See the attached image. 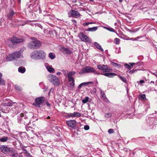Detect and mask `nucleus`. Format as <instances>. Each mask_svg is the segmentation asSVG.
<instances>
[{"mask_svg": "<svg viewBox=\"0 0 157 157\" xmlns=\"http://www.w3.org/2000/svg\"><path fill=\"white\" fill-rule=\"evenodd\" d=\"M24 50V49L22 48L18 51L9 54L6 57V60L10 61L19 58H23V53Z\"/></svg>", "mask_w": 157, "mask_h": 157, "instance_id": "1", "label": "nucleus"}, {"mask_svg": "<svg viewBox=\"0 0 157 157\" xmlns=\"http://www.w3.org/2000/svg\"><path fill=\"white\" fill-rule=\"evenodd\" d=\"M46 56V53L44 51L39 50L32 52L30 55V56L33 59H43L45 58Z\"/></svg>", "mask_w": 157, "mask_h": 157, "instance_id": "2", "label": "nucleus"}, {"mask_svg": "<svg viewBox=\"0 0 157 157\" xmlns=\"http://www.w3.org/2000/svg\"><path fill=\"white\" fill-rule=\"evenodd\" d=\"M41 44L39 40H35L30 42L28 44V47L31 49H36L39 48Z\"/></svg>", "mask_w": 157, "mask_h": 157, "instance_id": "3", "label": "nucleus"}, {"mask_svg": "<svg viewBox=\"0 0 157 157\" xmlns=\"http://www.w3.org/2000/svg\"><path fill=\"white\" fill-rule=\"evenodd\" d=\"M48 78L55 86H58L59 85V79L56 76L50 74L48 76Z\"/></svg>", "mask_w": 157, "mask_h": 157, "instance_id": "4", "label": "nucleus"}, {"mask_svg": "<svg viewBox=\"0 0 157 157\" xmlns=\"http://www.w3.org/2000/svg\"><path fill=\"white\" fill-rule=\"evenodd\" d=\"M95 71V70L94 68L90 66H87L82 68L78 73L80 75H82L86 73H93Z\"/></svg>", "mask_w": 157, "mask_h": 157, "instance_id": "5", "label": "nucleus"}, {"mask_svg": "<svg viewBox=\"0 0 157 157\" xmlns=\"http://www.w3.org/2000/svg\"><path fill=\"white\" fill-rule=\"evenodd\" d=\"M45 101V98L44 97H41L38 98L36 99L35 102L33 104V105L37 107H40L41 105Z\"/></svg>", "mask_w": 157, "mask_h": 157, "instance_id": "6", "label": "nucleus"}, {"mask_svg": "<svg viewBox=\"0 0 157 157\" xmlns=\"http://www.w3.org/2000/svg\"><path fill=\"white\" fill-rule=\"evenodd\" d=\"M78 36L81 40L85 42L90 43L91 40L87 36L85 35L82 32H80Z\"/></svg>", "mask_w": 157, "mask_h": 157, "instance_id": "7", "label": "nucleus"}, {"mask_svg": "<svg viewBox=\"0 0 157 157\" xmlns=\"http://www.w3.org/2000/svg\"><path fill=\"white\" fill-rule=\"evenodd\" d=\"M98 68L103 71V72H110L112 71L111 69L109 68L107 66L103 64H100L97 66Z\"/></svg>", "mask_w": 157, "mask_h": 157, "instance_id": "8", "label": "nucleus"}, {"mask_svg": "<svg viewBox=\"0 0 157 157\" xmlns=\"http://www.w3.org/2000/svg\"><path fill=\"white\" fill-rule=\"evenodd\" d=\"M26 115L23 113H21L19 114L18 116L17 120L19 123H24L25 124L26 123V122L24 121L25 120H26Z\"/></svg>", "mask_w": 157, "mask_h": 157, "instance_id": "9", "label": "nucleus"}, {"mask_svg": "<svg viewBox=\"0 0 157 157\" xmlns=\"http://www.w3.org/2000/svg\"><path fill=\"white\" fill-rule=\"evenodd\" d=\"M0 149L1 151L5 154L8 153L10 151V148L5 145H2L1 146Z\"/></svg>", "mask_w": 157, "mask_h": 157, "instance_id": "10", "label": "nucleus"}, {"mask_svg": "<svg viewBox=\"0 0 157 157\" xmlns=\"http://www.w3.org/2000/svg\"><path fill=\"white\" fill-rule=\"evenodd\" d=\"M69 17L78 18L80 16V14L77 11L71 10L70 11Z\"/></svg>", "mask_w": 157, "mask_h": 157, "instance_id": "11", "label": "nucleus"}, {"mask_svg": "<svg viewBox=\"0 0 157 157\" xmlns=\"http://www.w3.org/2000/svg\"><path fill=\"white\" fill-rule=\"evenodd\" d=\"M66 123L69 126L71 127L72 128H75L76 126V121L75 120L67 121L66 122Z\"/></svg>", "mask_w": 157, "mask_h": 157, "instance_id": "12", "label": "nucleus"}, {"mask_svg": "<svg viewBox=\"0 0 157 157\" xmlns=\"http://www.w3.org/2000/svg\"><path fill=\"white\" fill-rule=\"evenodd\" d=\"M10 41L13 43H18L22 42L23 40L16 37H13L10 39Z\"/></svg>", "mask_w": 157, "mask_h": 157, "instance_id": "13", "label": "nucleus"}, {"mask_svg": "<svg viewBox=\"0 0 157 157\" xmlns=\"http://www.w3.org/2000/svg\"><path fill=\"white\" fill-rule=\"evenodd\" d=\"M101 75L109 78H112L113 76H116L117 75V74L114 73L112 72L105 73L103 74H101Z\"/></svg>", "mask_w": 157, "mask_h": 157, "instance_id": "14", "label": "nucleus"}, {"mask_svg": "<svg viewBox=\"0 0 157 157\" xmlns=\"http://www.w3.org/2000/svg\"><path fill=\"white\" fill-rule=\"evenodd\" d=\"M94 44L97 48L99 49L101 51L103 52L104 51L103 49L101 48V46L98 43L95 42L94 43Z\"/></svg>", "mask_w": 157, "mask_h": 157, "instance_id": "15", "label": "nucleus"}, {"mask_svg": "<svg viewBox=\"0 0 157 157\" xmlns=\"http://www.w3.org/2000/svg\"><path fill=\"white\" fill-rule=\"evenodd\" d=\"M12 156L13 157H17L18 155V154L17 151L15 150H11L10 151Z\"/></svg>", "mask_w": 157, "mask_h": 157, "instance_id": "16", "label": "nucleus"}, {"mask_svg": "<svg viewBox=\"0 0 157 157\" xmlns=\"http://www.w3.org/2000/svg\"><path fill=\"white\" fill-rule=\"evenodd\" d=\"M9 138L7 136H3L0 139V141L2 142H6Z\"/></svg>", "mask_w": 157, "mask_h": 157, "instance_id": "17", "label": "nucleus"}, {"mask_svg": "<svg viewBox=\"0 0 157 157\" xmlns=\"http://www.w3.org/2000/svg\"><path fill=\"white\" fill-rule=\"evenodd\" d=\"M18 71L21 73H24L25 71V69L24 67H20L18 69Z\"/></svg>", "mask_w": 157, "mask_h": 157, "instance_id": "18", "label": "nucleus"}, {"mask_svg": "<svg viewBox=\"0 0 157 157\" xmlns=\"http://www.w3.org/2000/svg\"><path fill=\"white\" fill-rule=\"evenodd\" d=\"M98 29L97 27H94L92 28H89L87 30V31L90 32H94L96 31Z\"/></svg>", "mask_w": 157, "mask_h": 157, "instance_id": "19", "label": "nucleus"}, {"mask_svg": "<svg viewBox=\"0 0 157 157\" xmlns=\"http://www.w3.org/2000/svg\"><path fill=\"white\" fill-rule=\"evenodd\" d=\"M14 12L13 10H11L7 16L8 18L9 19H11L12 16L14 14Z\"/></svg>", "mask_w": 157, "mask_h": 157, "instance_id": "20", "label": "nucleus"}, {"mask_svg": "<svg viewBox=\"0 0 157 157\" xmlns=\"http://www.w3.org/2000/svg\"><path fill=\"white\" fill-rule=\"evenodd\" d=\"M48 56L51 59H53L56 58L55 55L52 52L49 53Z\"/></svg>", "mask_w": 157, "mask_h": 157, "instance_id": "21", "label": "nucleus"}, {"mask_svg": "<svg viewBox=\"0 0 157 157\" xmlns=\"http://www.w3.org/2000/svg\"><path fill=\"white\" fill-rule=\"evenodd\" d=\"M2 73L0 72V84L4 85L5 84V81L2 78Z\"/></svg>", "mask_w": 157, "mask_h": 157, "instance_id": "22", "label": "nucleus"}, {"mask_svg": "<svg viewBox=\"0 0 157 157\" xmlns=\"http://www.w3.org/2000/svg\"><path fill=\"white\" fill-rule=\"evenodd\" d=\"M100 94L102 98L104 100H105L106 99V95L104 92L102 90H100Z\"/></svg>", "mask_w": 157, "mask_h": 157, "instance_id": "23", "label": "nucleus"}, {"mask_svg": "<svg viewBox=\"0 0 157 157\" xmlns=\"http://www.w3.org/2000/svg\"><path fill=\"white\" fill-rule=\"evenodd\" d=\"M47 70L50 73H52L54 71V69L50 66H48L47 67Z\"/></svg>", "mask_w": 157, "mask_h": 157, "instance_id": "24", "label": "nucleus"}, {"mask_svg": "<svg viewBox=\"0 0 157 157\" xmlns=\"http://www.w3.org/2000/svg\"><path fill=\"white\" fill-rule=\"evenodd\" d=\"M118 76L123 82L125 83L127 82V80L125 77L119 75H118Z\"/></svg>", "mask_w": 157, "mask_h": 157, "instance_id": "25", "label": "nucleus"}, {"mask_svg": "<svg viewBox=\"0 0 157 157\" xmlns=\"http://www.w3.org/2000/svg\"><path fill=\"white\" fill-rule=\"evenodd\" d=\"M63 51L65 53L67 54H70L71 53V52L70 51L68 48H63Z\"/></svg>", "mask_w": 157, "mask_h": 157, "instance_id": "26", "label": "nucleus"}, {"mask_svg": "<svg viewBox=\"0 0 157 157\" xmlns=\"http://www.w3.org/2000/svg\"><path fill=\"white\" fill-rule=\"evenodd\" d=\"M75 74V71H70L68 73L67 76L68 77H72V76L74 75Z\"/></svg>", "mask_w": 157, "mask_h": 157, "instance_id": "27", "label": "nucleus"}, {"mask_svg": "<svg viewBox=\"0 0 157 157\" xmlns=\"http://www.w3.org/2000/svg\"><path fill=\"white\" fill-rule=\"evenodd\" d=\"M139 28H137L136 29H133V30H130L129 29H127V31L130 33H135L137 32L139 30Z\"/></svg>", "mask_w": 157, "mask_h": 157, "instance_id": "28", "label": "nucleus"}, {"mask_svg": "<svg viewBox=\"0 0 157 157\" xmlns=\"http://www.w3.org/2000/svg\"><path fill=\"white\" fill-rule=\"evenodd\" d=\"M74 117H79L81 116V114L79 112H75L73 113Z\"/></svg>", "mask_w": 157, "mask_h": 157, "instance_id": "29", "label": "nucleus"}, {"mask_svg": "<svg viewBox=\"0 0 157 157\" xmlns=\"http://www.w3.org/2000/svg\"><path fill=\"white\" fill-rule=\"evenodd\" d=\"M74 114L73 113H67V116L68 118L70 117H74Z\"/></svg>", "mask_w": 157, "mask_h": 157, "instance_id": "30", "label": "nucleus"}, {"mask_svg": "<svg viewBox=\"0 0 157 157\" xmlns=\"http://www.w3.org/2000/svg\"><path fill=\"white\" fill-rule=\"evenodd\" d=\"M89 97H86L84 99H83L82 100V101L83 103H86L89 100Z\"/></svg>", "mask_w": 157, "mask_h": 157, "instance_id": "31", "label": "nucleus"}, {"mask_svg": "<svg viewBox=\"0 0 157 157\" xmlns=\"http://www.w3.org/2000/svg\"><path fill=\"white\" fill-rule=\"evenodd\" d=\"M139 98L142 99H146V95L145 94H141L139 95Z\"/></svg>", "mask_w": 157, "mask_h": 157, "instance_id": "32", "label": "nucleus"}, {"mask_svg": "<svg viewBox=\"0 0 157 157\" xmlns=\"http://www.w3.org/2000/svg\"><path fill=\"white\" fill-rule=\"evenodd\" d=\"M92 83H93V82H83V83H81V84L83 86H86L87 85H88L89 84Z\"/></svg>", "mask_w": 157, "mask_h": 157, "instance_id": "33", "label": "nucleus"}, {"mask_svg": "<svg viewBox=\"0 0 157 157\" xmlns=\"http://www.w3.org/2000/svg\"><path fill=\"white\" fill-rule=\"evenodd\" d=\"M105 116L106 117L109 118L111 117L112 114L110 113H106Z\"/></svg>", "mask_w": 157, "mask_h": 157, "instance_id": "34", "label": "nucleus"}, {"mask_svg": "<svg viewBox=\"0 0 157 157\" xmlns=\"http://www.w3.org/2000/svg\"><path fill=\"white\" fill-rule=\"evenodd\" d=\"M115 44H118L120 43V40L118 38H115Z\"/></svg>", "mask_w": 157, "mask_h": 157, "instance_id": "35", "label": "nucleus"}, {"mask_svg": "<svg viewBox=\"0 0 157 157\" xmlns=\"http://www.w3.org/2000/svg\"><path fill=\"white\" fill-rule=\"evenodd\" d=\"M69 82L75 81V80L73 77H68Z\"/></svg>", "mask_w": 157, "mask_h": 157, "instance_id": "36", "label": "nucleus"}, {"mask_svg": "<svg viewBox=\"0 0 157 157\" xmlns=\"http://www.w3.org/2000/svg\"><path fill=\"white\" fill-rule=\"evenodd\" d=\"M12 105V103L10 102H8V103H5L4 104V106H11Z\"/></svg>", "mask_w": 157, "mask_h": 157, "instance_id": "37", "label": "nucleus"}, {"mask_svg": "<svg viewBox=\"0 0 157 157\" xmlns=\"http://www.w3.org/2000/svg\"><path fill=\"white\" fill-rule=\"evenodd\" d=\"M107 30H109L110 32H115L114 30L112 28L108 27V28L107 29Z\"/></svg>", "mask_w": 157, "mask_h": 157, "instance_id": "38", "label": "nucleus"}, {"mask_svg": "<svg viewBox=\"0 0 157 157\" xmlns=\"http://www.w3.org/2000/svg\"><path fill=\"white\" fill-rule=\"evenodd\" d=\"M70 85L72 88H73L75 87V81H72L70 83Z\"/></svg>", "mask_w": 157, "mask_h": 157, "instance_id": "39", "label": "nucleus"}, {"mask_svg": "<svg viewBox=\"0 0 157 157\" xmlns=\"http://www.w3.org/2000/svg\"><path fill=\"white\" fill-rule=\"evenodd\" d=\"M113 132L114 130L113 129H109L108 131V132L110 134L113 133Z\"/></svg>", "mask_w": 157, "mask_h": 157, "instance_id": "40", "label": "nucleus"}, {"mask_svg": "<svg viewBox=\"0 0 157 157\" xmlns=\"http://www.w3.org/2000/svg\"><path fill=\"white\" fill-rule=\"evenodd\" d=\"M124 66L126 68H127L128 69H131V68L130 66V65H128V64H125L124 65Z\"/></svg>", "mask_w": 157, "mask_h": 157, "instance_id": "41", "label": "nucleus"}, {"mask_svg": "<svg viewBox=\"0 0 157 157\" xmlns=\"http://www.w3.org/2000/svg\"><path fill=\"white\" fill-rule=\"evenodd\" d=\"M84 128L85 130H87L89 129L90 127L89 125H86L84 126Z\"/></svg>", "mask_w": 157, "mask_h": 157, "instance_id": "42", "label": "nucleus"}, {"mask_svg": "<svg viewBox=\"0 0 157 157\" xmlns=\"http://www.w3.org/2000/svg\"><path fill=\"white\" fill-rule=\"evenodd\" d=\"M137 71V70H131L129 71V73L131 74H132L134 73L135 72Z\"/></svg>", "mask_w": 157, "mask_h": 157, "instance_id": "43", "label": "nucleus"}, {"mask_svg": "<svg viewBox=\"0 0 157 157\" xmlns=\"http://www.w3.org/2000/svg\"><path fill=\"white\" fill-rule=\"evenodd\" d=\"M62 71L63 72L64 74L65 75H66L68 72V71L67 70H62Z\"/></svg>", "mask_w": 157, "mask_h": 157, "instance_id": "44", "label": "nucleus"}, {"mask_svg": "<svg viewBox=\"0 0 157 157\" xmlns=\"http://www.w3.org/2000/svg\"><path fill=\"white\" fill-rule=\"evenodd\" d=\"M15 88L17 90H21V88L20 87H19L17 85H16L15 86Z\"/></svg>", "mask_w": 157, "mask_h": 157, "instance_id": "45", "label": "nucleus"}, {"mask_svg": "<svg viewBox=\"0 0 157 157\" xmlns=\"http://www.w3.org/2000/svg\"><path fill=\"white\" fill-rule=\"evenodd\" d=\"M112 65H113L114 67H116V65H118L117 63L113 62H112Z\"/></svg>", "mask_w": 157, "mask_h": 157, "instance_id": "46", "label": "nucleus"}, {"mask_svg": "<svg viewBox=\"0 0 157 157\" xmlns=\"http://www.w3.org/2000/svg\"><path fill=\"white\" fill-rule=\"evenodd\" d=\"M25 155L27 157H32V155L29 153H28Z\"/></svg>", "mask_w": 157, "mask_h": 157, "instance_id": "47", "label": "nucleus"}, {"mask_svg": "<svg viewBox=\"0 0 157 157\" xmlns=\"http://www.w3.org/2000/svg\"><path fill=\"white\" fill-rule=\"evenodd\" d=\"M90 24L89 22H86L83 23L82 24L84 26H86Z\"/></svg>", "mask_w": 157, "mask_h": 157, "instance_id": "48", "label": "nucleus"}, {"mask_svg": "<svg viewBox=\"0 0 157 157\" xmlns=\"http://www.w3.org/2000/svg\"><path fill=\"white\" fill-rule=\"evenodd\" d=\"M93 73H94V74L96 75H99L100 74L101 75V74H102V73L101 74L99 72H96V71H95L93 72Z\"/></svg>", "mask_w": 157, "mask_h": 157, "instance_id": "49", "label": "nucleus"}, {"mask_svg": "<svg viewBox=\"0 0 157 157\" xmlns=\"http://www.w3.org/2000/svg\"><path fill=\"white\" fill-rule=\"evenodd\" d=\"M129 64L130 65V67H132L133 66V65H135L136 64V63H129Z\"/></svg>", "mask_w": 157, "mask_h": 157, "instance_id": "50", "label": "nucleus"}, {"mask_svg": "<svg viewBox=\"0 0 157 157\" xmlns=\"http://www.w3.org/2000/svg\"><path fill=\"white\" fill-rule=\"evenodd\" d=\"M23 151H24V153H25V155H26L27 154L29 153L25 149H23Z\"/></svg>", "mask_w": 157, "mask_h": 157, "instance_id": "51", "label": "nucleus"}, {"mask_svg": "<svg viewBox=\"0 0 157 157\" xmlns=\"http://www.w3.org/2000/svg\"><path fill=\"white\" fill-rule=\"evenodd\" d=\"M151 73L152 74L155 75L156 77H157V72H156L155 73H153L152 72H151Z\"/></svg>", "mask_w": 157, "mask_h": 157, "instance_id": "52", "label": "nucleus"}, {"mask_svg": "<svg viewBox=\"0 0 157 157\" xmlns=\"http://www.w3.org/2000/svg\"><path fill=\"white\" fill-rule=\"evenodd\" d=\"M140 82V83H145V82H144V80H141L140 81H139Z\"/></svg>", "mask_w": 157, "mask_h": 157, "instance_id": "53", "label": "nucleus"}, {"mask_svg": "<svg viewBox=\"0 0 157 157\" xmlns=\"http://www.w3.org/2000/svg\"><path fill=\"white\" fill-rule=\"evenodd\" d=\"M139 39V37H136L135 38H134V39H133V41H136L138 40V39Z\"/></svg>", "mask_w": 157, "mask_h": 157, "instance_id": "54", "label": "nucleus"}, {"mask_svg": "<svg viewBox=\"0 0 157 157\" xmlns=\"http://www.w3.org/2000/svg\"><path fill=\"white\" fill-rule=\"evenodd\" d=\"M72 21L74 24H75L77 23L76 21L74 19L72 20Z\"/></svg>", "mask_w": 157, "mask_h": 157, "instance_id": "55", "label": "nucleus"}, {"mask_svg": "<svg viewBox=\"0 0 157 157\" xmlns=\"http://www.w3.org/2000/svg\"><path fill=\"white\" fill-rule=\"evenodd\" d=\"M82 85L81 84H80L78 86V88L79 89L81 88L82 87Z\"/></svg>", "mask_w": 157, "mask_h": 157, "instance_id": "56", "label": "nucleus"}, {"mask_svg": "<svg viewBox=\"0 0 157 157\" xmlns=\"http://www.w3.org/2000/svg\"><path fill=\"white\" fill-rule=\"evenodd\" d=\"M46 104L48 106H50V104L48 102H46Z\"/></svg>", "mask_w": 157, "mask_h": 157, "instance_id": "57", "label": "nucleus"}, {"mask_svg": "<svg viewBox=\"0 0 157 157\" xmlns=\"http://www.w3.org/2000/svg\"><path fill=\"white\" fill-rule=\"evenodd\" d=\"M118 65H116V67H118V68H120L121 67V65L118 64Z\"/></svg>", "mask_w": 157, "mask_h": 157, "instance_id": "58", "label": "nucleus"}, {"mask_svg": "<svg viewBox=\"0 0 157 157\" xmlns=\"http://www.w3.org/2000/svg\"><path fill=\"white\" fill-rule=\"evenodd\" d=\"M61 73L60 72H58L56 73V74L57 75H61Z\"/></svg>", "mask_w": 157, "mask_h": 157, "instance_id": "59", "label": "nucleus"}, {"mask_svg": "<svg viewBox=\"0 0 157 157\" xmlns=\"http://www.w3.org/2000/svg\"><path fill=\"white\" fill-rule=\"evenodd\" d=\"M90 24H95V23L94 22H89Z\"/></svg>", "mask_w": 157, "mask_h": 157, "instance_id": "60", "label": "nucleus"}, {"mask_svg": "<svg viewBox=\"0 0 157 157\" xmlns=\"http://www.w3.org/2000/svg\"><path fill=\"white\" fill-rule=\"evenodd\" d=\"M133 39H134V38H130V39H127V40H133Z\"/></svg>", "mask_w": 157, "mask_h": 157, "instance_id": "61", "label": "nucleus"}, {"mask_svg": "<svg viewBox=\"0 0 157 157\" xmlns=\"http://www.w3.org/2000/svg\"><path fill=\"white\" fill-rule=\"evenodd\" d=\"M103 28L106 29H107L108 28V27H103Z\"/></svg>", "mask_w": 157, "mask_h": 157, "instance_id": "62", "label": "nucleus"}, {"mask_svg": "<svg viewBox=\"0 0 157 157\" xmlns=\"http://www.w3.org/2000/svg\"><path fill=\"white\" fill-rule=\"evenodd\" d=\"M150 82L151 83H153V84L154 83V82L153 81H151Z\"/></svg>", "mask_w": 157, "mask_h": 157, "instance_id": "63", "label": "nucleus"}, {"mask_svg": "<svg viewBox=\"0 0 157 157\" xmlns=\"http://www.w3.org/2000/svg\"><path fill=\"white\" fill-rule=\"evenodd\" d=\"M18 157H23V156L21 155L19 156Z\"/></svg>", "mask_w": 157, "mask_h": 157, "instance_id": "64", "label": "nucleus"}]
</instances>
